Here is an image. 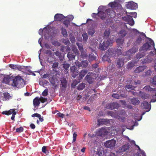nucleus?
Returning <instances> with one entry per match:
<instances>
[{
    "label": "nucleus",
    "instance_id": "0eeeda50",
    "mask_svg": "<svg viewBox=\"0 0 156 156\" xmlns=\"http://www.w3.org/2000/svg\"><path fill=\"white\" fill-rule=\"evenodd\" d=\"M125 0H115L113 2H111L109 3L108 5L112 8L116 9V11L118 12L119 10L121 9L122 6L120 3L123 2Z\"/></svg>",
    "mask_w": 156,
    "mask_h": 156
},
{
    "label": "nucleus",
    "instance_id": "4c0bfd02",
    "mask_svg": "<svg viewBox=\"0 0 156 156\" xmlns=\"http://www.w3.org/2000/svg\"><path fill=\"white\" fill-rule=\"evenodd\" d=\"M88 57L89 61H91L96 59V57L94 55L93 53H91L87 56Z\"/></svg>",
    "mask_w": 156,
    "mask_h": 156
},
{
    "label": "nucleus",
    "instance_id": "13d9d810",
    "mask_svg": "<svg viewBox=\"0 0 156 156\" xmlns=\"http://www.w3.org/2000/svg\"><path fill=\"white\" fill-rule=\"evenodd\" d=\"M62 34L64 37H66L67 36V31L65 29L63 28L62 29Z\"/></svg>",
    "mask_w": 156,
    "mask_h": 156
},
{
    "label": "nucleus",
    "instance_id": "680f3d73",
    "mask_svg": "<svg viewBox=\"0 0 156 156\" xmlns=\"http://www.w3.org/2000/svg\"><path fill=\"white\" fill-rule=\"evenodd\" d=\"M47 61L49 63H52L53 62V58L51 57V56H49L47 58Z\"/></svg>",
    "mask_w": 156,
    "mask_h": 156
},
{
    "label": "nucleus",
    "instance_id": "e433bc0d",
    "mask_svg": "<svg viewBox=\"0 0 156 156\" xmlns=\"http://www.w3.org/2000/svg\"><path fill=\"white\" fill-rule=\"evenodd\" d=\"M124 40L123 38H118L116 40L117 44L121 48L122 47V44L124 42Z\"/></svg>",
    "mask_w": 156,
    "mask_h": 156
},
{
    "label": "nucleus",
    "instance_id": "dca6fc26",
    "mask_svg": "<svg viewBox=\"0 0 156 156\" xmlns=\"http://www.w3.org/2000/svg\"><path fill=\"white\" fill-rule=\"evenodd\" d=\"M126 6L128 9H136L138 8V5L133 2H130L126 4Z\"/></svg>",
    "mask_w": 156,
    "mask_h": 156
},
{
    "label": "nucleus",
    "instance_id": "20e7f679",
    "mask_svg": "<svg viewBox=\"0 0 156 156\" xmlns=\"http://www.w3.org/2000/svg\"><path fill=\"white\" fill-rule=\"evenodd\" d=\"M49 28L48 27H44L43 30L41 29L39 30V34L40 35H42L43 33L44 36L46 39H48L49 38H51L53 36V31Z\"/></svg>",
    "mask_w": 156,
    "mask_h": 156
},
{
    "label": "nucleus",
    "instance_id": "79ce46f5",
    "mask_svg": "<svg viewBox=\"0 0 156 156\" xmlns=\"http://www.w3.org/2000/svg\"><path fill=\"white\" fill-rule=\"evenodd\" d=\"M125 88L127 90V89L130 90H133L136 87L132 84H127L125 86Z\"/></svg>",
    "mask_w": 156,
    "mask_h": 156
},
{
    "label": "nucleus",
    "instance_id": "c9c22d12",
    "mask_svg": "<svg viewBox=\"0 0 156 156\" xmlns=\"http://www.w3.org/2000/svg\"><path fill=\"white\" fill-rule=\"evenodd\" d=\"M127 60H125V59H123L122 58H119L117 61V66L118 67H122L124 63L123 60L126 61Z\"/></svg>",
    "mask_w": 156,
    "mask_h": 156
},
{
    "label": "nucleus",
    "instance_id": "49530a36",
    "mask_svg": "<svg viewBox=\"0 0 156 156\" xmlns=\"http://www.w3.org/2000/svg\"><path fill=\"white\" fill-rule=\"evenodd\" d=\"M85 84L84 83L80 84L77 87L78 90H82L85 87Z\"/></svg>",
    "mask_w": 156,
    "mask_h": 156
},
{
    "label": "nucleus",
    "instance_id": "774afa93",
    "mask_svg": "<svg viewBox=\"0 0 156 156\" xmlns=\"http://www.w3.org/2000/svg\"><path fill=\"white\" fill-rule=\"evenodd\" d=\"M155 94V95L152 96V98L150 102H154L156 101V90Z\"/></svg>",
    "mask_w": 156,
    "mask_h": 156
},
{
    "label": "nucleus",
    "instance_id": "a19ab883",
    "mask_svg": "<svg viewBox=\"0 0 156 156\" xmlns=\"http://www.w3.org/2000/svg\"><path fill=\"white\" fill-rule=\"evenodd\" d=\"M150 50H151V51L149 52V55L153 56L154 55H156V49L154 46V47H152V49Z\"/></svg>",
    "mask_w": 156,
    "mask_h": 156
},
{
    "label": "nucleus",
    "instance_id": "423d86ee",
    "mask_svg": "<svg viewBox=\"0 0 156 156\" xmlns=\"http://www.w3.org/2000/svg\"><path fill=\"white\" fill-rule=\"evenodd\" d=\"M134 119H135L136 122H134L133 121L132 122V124H133V125L130 128H127L124 125H122L121 127L122 131V133H123V132L125 130L126 128L130 130H133V127L134 126H137L138 125V123L137 122H136V121H140L142 119V116H138V115L137 114H135L134 116Z\"/></svg>",
    "mask_w": 156,
    "mask_h": 156
},
{
    "label": "nucleus",
    "instance_id": "5701e85b",
    "mask_svg": "<svg viewBox=\"0 0 156 156\" xmlns=\"http://www.w3.org/2000/svg\"><path fill=\"white\" fill-rule=\"evenodd\" d=\"M61 90L62 92H65L67 87V81L65 78L61 79Z\"/></svg>",
    "mask_w": 156,
    "mask_h": 156
},
{
    "label": "nucleus",
    "instance_id": "e2e57ef3",
    "mask_svg": "<svg viewBox=\"0 0 156 156\" xmlns=\"http://www.w3.org/2000/svg\"><path fill=\"white\" fill-rule=\"evenodd\" d=\"M39 98L40 101L42 103H44L47 100V98H44L42 97H41Z\"/></svg>",
    "mask_w": 156,
    "mask_h": 156
},
{
    "label": "nucleus",
    "instance_id": "58836bf2",
    "mask_svg": "<svg viewBox=\"0 0 156 156\" xmlns=\"http://www.w3.org/2000/svg\"><path fill=\"white\" fill-rule=\"evenodd\" d=\"M95 31L94 28L91 27L88 29V33L89 35L92 36L95 33Z\"/></svg>",
    "mask_w": 156,
    "mask_h": 156
},
{
    "label": "nucleus",
    "instance_id": "69168bd1",
    "mask_svg": "<svg viewBox=\"0 0 156 156\" xmlns=\"http://www.w3.org/2000/svg\"><path fill=\"white\" fill-rule=\"evenodd\" d=\"M70 64L68 63H64L63 67L65 69H67L70 66Z\"/></svg>",
    "mask_w": 156,
    "mask_h": 156
},
{
    "label": "nucleus",
    "instance_id": "393cba45",
    "mask_svg": "<svg viewBox=\"0 0 156 156\" xmlns=\"http://www.w3.org/2000/svg\"><path fill=\"white\" fill-rule=\"evenodd\" d=\"M108 53L109 56L110 57H114L116 56V50L115 48H111L109 49L107 52Z\"/></svg>",
    "mask_w": 156,
    "mask_h": 156
},
{
    "label": "nucleus",
    "instance_id": "0e129e2a",
    "mask_svg": "<svg viewBox=\"0 0 156 156\" xmlns=\"http://www.w3.org/2000/svg\"><path fill=\"white\" fill-rule=\"evenodd\" d=\"M62 42L65 44L68 45L70 43L68 39H63Z\"/></svg>",
    "mask_w": 156,
    "mask_h": 156
},
{
    "label": "nucleus",
    "instance_id": "c03bdc74",
    "mask_svg": "<svg viewBox=\"0 0 156 156\" xmlns=\"http://www.w3.org/2000/svg\"><path fill=\"white\" fill-rule=\"evenodd\" d=\"M144 89L147 91H155L156 88H153L150 87L149 86H146L144 87Z\"/></svg>",
    "mask_w": 156,
    "mask_h": 156
},
{
    "label": "nucleus",
    "instance_id": "a211bd4d",
    "mask_svg": "<svg viewBox=\"0 0 156 156\" xmlns=\"http://www.w3.org/2000/svg\"><path fill=\"white\" fill-rule=\"evenodd\" d=\"M150 102L149 103L147 101H144L142 103L141 107L144 109L146 110V112H149L151 109V106Z\"/></svg>",
    "mask_w": 156,
    "mask_h": 156
},
{
    "label": "nucleus",
    "instance_id": "1a4fd4ad",
    "mask_svg": "<svg viewBox=\"0 0 156 156\" xmlns=\"http://www.w3.org/2000/svg\"><path fill=\"white\" fill-rule=\"evenodd\" d=\"M97 77V76L95 73H88L85 77V79L88 83H92Z\"/></svg>",
    "mask_w": 156,
    "mask_h": 156
},
{
    "label": "nucleus",
    "instance_id": "2eb2a0df",
    "mask_svg": "<svg viewBox=\"0 0 156 156\" xmlns=\"http://www.w3.org/2000/svg\"><path fill=\"white\" fill-rule=\"evenodd\" d=\"M105 7L103 6H100L98 9V16H100L102 20H104L106 16V14L104 12L105 10Z\"/></svg>",
    "mask_w": 156,
    "mask_h": 156
},
{
    "label": "nucleus",
    "instance_id": "338daca9",
    "mask_svg": "<svg viewBox=\"0 0 156 156\" xmlns=\"http://www.w3.org/2000/svg\"><path fill=\"white\" fill-rule=\"evenodd\" d=\"M81 52V56L82 58H84L87 56V54L84 50L82 51H80Z\"/></svg>",
    "mask_w": 156,
    "mask_h": 156
},
{
    "label": "nucleus",
    "instance_id": "6ab92c4d",
    "mask_svg": "<svg viewBox=\"0 0 156 156\" xmlns=\"http://www.w3.org/2000/svg\"><path fill=\"white\" fill-rule=\"evenodd\" d=\"M98 42V40L96 39H93L91 41L90 44L92 46L89 47V49L92 52L94 51Z\"/></svg>",
    "mask_w": 156,
    "mask_h": 156
},
{
    "label": "nucleus",
    "instance_id": "a878e982",
    "mask_svg": "<svg viewBox=\"0 0 156 156\" xmlns=\"http://www.w3.org/2000/svg\"><path fill=\"white\" fill-rule=\"evenodd\" d=\"M110 120L108 119H100L98 120L99 125H108L110 122Z\"/></svg>",
    "mask_w": 156,
    "mask_h": 156
},
{
    "label": "nucleus",
    "instance_id": "f257e3e1",
    "mask_svg": "<svg viewBox=\"0 0 156 156\" xmlns=\"http://www.w3.org/2000/svg\"><path fill=\"white\" fill-rule=\"evenodd\" d=\"M146 38L148 40L140 49L141 54H137L136 55V57L137 59H139L143 57L145 55L144 52L152 49V47H154V44L153 40L148 37H146Z\"/></svg>",
    "mask_w": 156,
    "mask_h": 156
},
{
    "label": "nucleus",
    "instance_id": "bb28decb",
    "mask_svg": "<svg viewBox=\"0 0 156 156\" xmlns=\"http://www.w3.org/2000/svg\"><path fill=\"white\" fill-rule=\"evenodd\" d=\"M138 96L142 99H147L150 97L149 94L140 91L139 92Z\"/></svg>",
    "mask_w": 156,
    "mask_h": 156
},
{
    "label": "nucleus",
    "instance_id": "412c9836",
    "mask_svg": "<svg viewBox=\"0 0 156 156\" xmlns=\"http://www.w3.org/2000/svg\"><path fill=\"white\" fill-rule=\"evenodd\" d=\"M129 148V145L128 144H125L120 147L117 151L118 153L121 154L122 152L126 151Z\"/></svg>",
    "mask_w": 156,
    "mask_h": 156
},
{
    "label": "nucleus",
    "instance_id": "39448f33",
    "mask_svg": "<svg viewBox=\"0 0 156 156\" xmlns=\"http://www.w3.org/2000/svg\"><path fill=\"white\" fill-rule=\"evenodd\" d=\"M24 85V80L20 76H16L13 80L12 85L14 87L21 88Z\"/></svg>",
    "mask_w": 156,
    "mask_h": 156
},
{
    "label": "nucleus",
    "instance_id": "4468645a",
    "mask_svg": "<svg viewBox=\"0 0 156 156\" xmlns=\"http://www.w3.org/2000/svg\"><path fill=\"white\" fill-rule=\"evenodd\" d=\"M108 115H110L114 118L117 119L119 121L124 122L125 120V118L122 116H120L118 115H117L116 114L112 111L108 112Z\"/></svg>",
    "mask_w": 156,
    "mask_h": 156
},
{
    "label": "nucleus",
    "instance_id": "9b49d317",
    "mask_svg": "<svg viewBox=\"0 0 156 156\" xmlns=\"http://www.w3.org/2000/svg\"><path fill=\"white\" fill-rule=\"evenodd\" d=\"M126 138L131 144H133L134 146L137 147L139 149V151L135 154L134 155V156H141V155H142V156H146L144 151L141 150L139 146L135 144V142L134 140H131L128 136H126Z\"/></svg>",
    "mask_w": 156,
    "mask_h": 156
},
{
    "label": "nucleus",
    "instance_id": "8fccbe9b",
    "mask_svg": "<svg viewBox=\"0 0 156 156\" xmlns=\"http://www.w3.org/2000/svg\"><path fill=\"white\" fill-rule=\"evenodd\" d=\"M9 78L7 76H4L3 80V83L5 84L9 83Z\"/></svg>",
    "mask_w": 156,
    "mask_h": 156
},
{
    "label": "nucleus",
    "instance_id": "09e8293b",
    "mask_svg": "<svg viewBox=\"0 0 156 156\" xmlns=\"http://www.w3.org/2000/svg\"><path fill=\"white\" fill-rule=\"evenodd\" d=\"M83 40L84 42H86L87 40L88 36L86 33H84L82 34Z\"/></svg>",
    "mask_w": 156,
    "mask_h": 156
},
{
    "label": "nucleus",
    "instance_id": "a18cd8bd",
    "mask_svg": "<svg viewBox=\"0 0 156 156\" xmlns=\"http://www.w3.org/2000/svg\"><path fill=\"white\" fill-rule=\"evenodd\" d=\"M115 114H116L117 115H118L119 116L120 115H122V116H126V113L124 109H122L120 111L117 113H115Z\"/></svg>",
    "mask_w": 156,
    "mask_h": 156
},
{
    "label": "nucleus",
    "instance_id": "f704fd0d",
    "mask_svg": "<svg viewBox=\"0 0 156 156\" xmlns=\"http://www.w3.org/2000/svg\"><path fill=\"white\" fill-rule=\"evenodd\" d=\"M76 55L75 54L70 52L68 53L67 56L69 60H73L75 59Z\"/></svg>",
    "mask_w": 156,
    "mask_h": 156
},
{
    "label": "nucleus",
    "instance_id": "f8f14e48",
    "mask_svg": "<svg viewBox=\"0 0 156 156\" xmlns=\"http://www.w3.org/2000/svg\"><path fill=\"white\" fill-rule=\"evenodd\" d=\"M139 33L140 35L137 37L134 43V44L135 46L139 45L142 43V41L144 40V38L145 37L146 38V37H147L145 34L143 33H140L139 32V33Z\"/></svg>",
    "mask_w": 156,
    "mask_h": 156
},
{
    "label": "nucleus",
    "instance_id": "7ed1b4c3",
    "mask_svg": "<svg viewBox=\"0 0 156 156\" xmlns=\"http://www.w3.org/2000/svg\"><path fill=\"white\" fill-rule=\"evenodd\" d=\"M138 48L136 47H133L131 49H130L126 52L122 54V50L120 48L116 49V54L117 55H126L125 58H127V60L126 62L127 61L131 58V56L134 54L138 51Z\"/></svg>",
    "mask_w": 156,
    "mask_h": 156
},
{
    "label": "nucleus",
    "instance_id": "864d4df0",
    "mask_svg": "<svg viewBox=\"0 0 156 156\" xmlns=\"http://www.w3.org/2000/svg\"><path fill=\"white\" fill-rule=\"evenodd\" d=\"M135 65V63L133 62H129L127 66V68L129 69L133 67Z\"/></svg>",
    "mask_w": 156,
    "mask_h": 156
},
{
    "label": "nucleus",
    "instance_id": "c756f323",
    "mask_svg": "<svg viewBox=\"0 0 156 156\" xmlns=\"http://www.w3.org/2000/svg\"><path fill=\"white\" fill-rule=\"evenodd\" d=\"M87 73V71L86 69L81 71V72L79 73V76L78 78V80H80L83 78Z\"/></svg>",
    "mask_w": 156,
    "mask_h": 156
},
{
    "label": "nucleus",
    "instance_id": "5fc2aeb1",
    "mask_svg": "<svg viewBox=\"0 0 156 156\" xmlns=\"http://www.w3.org/2000/svg\"><path fill=\"white\" fill-rule=\"evenodd\" d=\"M71 72L72 73V76L74 78H75L79 74V72L77 70H76Z\"/></svg>",
    "mask_w": 156,
    "mask_h": 156
},
{
    "label": "nucleus",
    "instance_id": "2f4dec72",
    "mask_svg": "<svg viewBox=\"0 0 156 156\" xmlns=\"http://www.w3.org/2000/svg\"><path fill=\"white\" fill-rule=\"evenodd\" d=\"M110 56H109L108 53L106 52V54L103 56L102 58L103 61H106L109 63H110L111 62V60L110 59Z\"/></svg>",
    "mask_w": 156,
    "mask_h": 156
},
{
    "label": "nucleus",
    "instance_id": "b1692460",
    "mask_svg": "<svg viewBox=\"0 0 156 156\" xmlns=\"http://www.w3.org/2000/svg\"><path fill=\"white\" fill-rule=\"evenodd\" d=\"M49 80L52 85L55 88L56 86V83H58V81L56 77L55 76H52L51 78L49 79Z\"/></svg>",
    "mask_w": 156,
    "mask_h": 156
},
{
    "label": "nucleus",
    "instance_id": "72a5a7b5",
    "mask_svg": "<svg viewBox=\"0 0 156 156\" xmlns=\"http://www.w3.org/2000/svg\"><path fill=\"white\" fill-rule=\"evenodd\" d=\"M40 101L38 97H36L33 100V105L34 107L38 106L40 104Z\"/></svg>",
    "mask_w": 156,
    "mask_h": 156
},
{
    "label": "nucleus",
    "instance_id": "aec40b11",
    "mask_svg": "<svg viewBox=\"0 0 156 156\" xmlns=\"http://www.w3.org/2000/svg\"><path fill=\"white\" fill-rule=\"evenodd\" d=\"M119 106V105L117 103L114 102L107 104L105 108L107 109H113L114 108L117 109Z\"/></svg>",
    "mask_w": 156,
    "mask_h": 156
},
{
    "label": "nucleus",
    "instance_id": "37998d69",
    "mask_svg": "<svg viewBox=\"0 0 156 156\" xmlns=\"http://www.w3.org/2000/svg\"><path fill=\"white\" fill-rule=\"evenodd\" d=\"M110 33L111 30L110 29L108 28L106 29L104 33L105 37V38L108 37Z\"/></svg>",
    "mask_w": 156,
    "mask_h": 156
},
{
    "label": "nucleus",
    "instance_id": "4be33fe9",
    "mask_svg": "<svg viewBox=\"0 0 156 156\" xmlns=\"http://www.w3.org/2000/svg\"><path fill=\"white\" fill-rule=\"evenodd\" d=\"M128 101L130 103L134 105H137L140 103V100L138 98H129Z\"/></svg>",
    "mask_w": 156,
    "mask_h": 156
},
{
    "label": "nucleus",
    "instance_id": "6e6d98bb",
    "mask_svg": "<svg viewBox=\"0 0 156 156\" xmlns=\"http://www.w3.org/2000/svg\"><path fill=\"white\" fill-rule=\"evenodd\" d=\"M80 82V80H78V81L77 80H75L73 82L72 84V87H74Z\"/></svg>",
    "mask_w": 156,
    "mask_h": 156
},
{
    "label": "nucleus",
    "instance_id": "bf43d9fd",
    "mask_svg": "<svg viewBox=\"0 0 156 156\" xmlns=\"http://www.w3.org/2000/svg\"><path fill=\"white\" fill-rule=\"evenodd\" d=\"M131 83L134 85H137L140 84V81L139 80H134V82H132Z\"/></svg>",
    "mask_w": 156,
    "mask_h": 156
},
{
    "label": "nucleus",
    "instance_id": "ddd939ff",
    "mask_svg": "<svg viewBox=\"0 0 156 156\" xmlns=\"http://www.w3.org/2000/svg\"><path fill=\"white\" fill-rule=\"evenodd\" d=\"M116 143V141L114 139H112L106 141L104 144V145L106 147L113 149L115 148Z\"/></svg>",
    "mask_w": 156,
    "mask_h": 156
},
{
    "label": "nucleus",
    "instance_id": "de8ad7c7",
    "mask_svg": "<svg viewBox=\"0 0 156 156\" xmlns=\"http://www.w3.org/2000/svg\"><path fill=\"white\" fill-rule=\"evenodd\" d=\"M112 96L116 99H119L120 97L121 96L122 97H123L124 96L122 95V94H121L119 95V94L118 93L116 94H114L112 95Z\"/></svg>",
    "mask_w": 156,
    "mask_h": 156
},
{
    "label": "nucleus",
    "instance_id": "6e6552de",
    "mask_svg": "<svg viewBox=\"0 0 156 156\" xmlns=\"http://www.w3.org/2000/svg\"><path fill=\"white\" fill-rule=\"evenodd\" d=\"M113 40L112 39H108L106 41H104L102 43L99 44V49L102 51H105L106 50L108 47L112 44Z\"/></svg>",
    "mask_w": 156,
    "mask_h": 156
},
{
    "label": "nucleus",
    "instance_id": "473e14b6",
    "mask_svg": "<svg viewBox=\"0 0 156 156\" xmlns=\"http://www.w3.org/2000/svg\"><path fill=\"white\" fill-rule=\"evenodd\" d=\"M3 101H7L12 98L11 96H10L9 94L7 92H5L3 94Z\"/></svg>",
    "mask_w": 156,
    "mask_h": 156
},
{
    "label": "nucleus",
    "instance_id": "603ef678",
    "mask_svg": "<svg viewBox=\"0 0 156 156\" xmlns=\"http://www.w3.org/2000/svg\"><path fill=\"white\" fill-rule=\"evenodd\" d=\"M72 51L73 52V53L76 55L78 53V50L75 46L73 45L72 46Z\"/></svg>",
    "mask_w": 156,
    "mask_h": 156
},
{
    "label": "nucleus",
    "instance_id": "4d7b16f0",
    "mask_svg": "<svg viewBox=\"0 0 156 156\" xmlns=\"http://www.w3.org/2000/svg\"><path fill=\"white\" fill-rule=\"evenodd\" d=\"M76 44L78 47V48L80 51H82L83 50V45L81 44H80L78 43H76Z\"/></svg>",
    "mask_w": 156,
    "mask_h": 156
},
{
    "label": "nucleus",
    "instance_id": "cd10ccee",
    "mask_svg": "<svg viewBox=\"0 0 156 156\" xmlns=\"http://www.w3.org/2000/svg\"><path fill=\"white\" fill-rule=\"evenodd\" d=\"M106 12L109 17H113L115 16V12L112 9H106Z\"/></svg>",
    "mask_w": 156,
    "mask_h": 156
},
{
    "label": "nucleus",
    "instance_id": "3c124183",
    "mask_svg": "<svg viewBox=\"0 0 156 156\" xmlns=\"http://www.w3.org/2000/svg\"><path fill=\"white\" fill-rule=\"evenodd\" d=\"M115 68V65L113 64H110L108 67V69L110 71H112Z\"/></svg>",
    "mask_w": 156,
    "mask_h": 156
},
{
    "label": "nucleus",
    "instance_id": "ea45409f",
    "mask_svg": "<svg viewBox=\"0 0 156 156\" xmlns=\"http://www.w3.org/2000/svg\"><path fill=\"white\" fill-rule=\"evenodd\" d=\"M15 110V109H10L9 111H3L2 112V114L6 115H9L11 114H12L14 111Z\"/></svg>",
    "mask_w": 156,
    "mask_h": 156
},
{
    "label": "nucleus",
    "instance_id": "c85d7f7f",
    "mask_svg": "<svg viewBox=\"0 0 156 156\" xmlns=\"http://www.w3.org/2000/svg\"><path fill=\"white\" fill-rule=\"evenodd\" d=\"M66 17L62 14L57 13L54 16V19L55 20L62 21Z\"/></svg>",
    "mask_w": 156,
    "mask_h": 156
},
{
    "label": "nucleus",
    "instance_id": "052dcab7",
    "mask_svg": "<svg viewBox=\"0 0 156 156\" xmlns=\"http://www.w3.org/2000/svg\"><path fill=\"white\" fill-rule=\"evenodd\" d=\"M102 154L101 152L100 151H96L94 154V156H101Z\"/></svg>",
    "mask_w": 156,
    "mask_h": 156
},
{
    "label": "nucleus",
    "instance_id": "7c9ffc66",
    "mask_svg": "<svg viewBox=\"0 0 156 156\" xmlns=\"http://www.w3.org/2000/svg\"><path fill=\"white\" fill-rule=\"evenodd\" d=\"M146 68L145 66H140L138 67L135 70L134 72L136 73H138L142 71H143Z\"/></svg>",
    "mask_w": 156,
    "mask_h": 156
},
{
    "label": "nucleus",
    "instance_id": "f3484780",
    "mask_svg": "<svg viewBox=\"0 0 156 156\" xmlns=\"http://www.w3.org/2000/svg\"><path fill=\"white\" fill-rule=\"evenodd\" d=\"M75 64L76 66L79 67L86 68L88 66V62L87 60L82 61L80 62L76 61Z\"/></svg>",
    "mask_w": 156,
    "mask_h": 156
},
{
    "label": "nucleus",
    "instance_id": "9d476101",
    "mask_svg": "<svg viewBox=\"0 0 156 156\" xmlns=\"http://www.w3.org/2000/svg\"><path fill=\"white\" fill-rule=\"evenodd\" d=\"M128 13L126 12V16L122 17V20L124 21L126 23L128 24L131 26L133 25L134 24V21L131 16L128 14Z\"/></svg>",
    "mask_w": 156,
    "mask_h": 156
},
{
    "label": "nucleus",
    "instance_id": "f03ea898",
    "mask_svg": "<svg viewBox=\"0 0 156 156\" xmlns=\"http://www.w3.org/2000/svg\"><path fill=\"white\" fill-rule=\"evenodd\" d=\"M139 31L135 29H128L126 26V27L121 30L119 32L120 36L122 37H125L127 38H131L133 34H136Z\"/></svg>",
    "mask_w": 156,
    "mask_h": 156
}]
</instances>
